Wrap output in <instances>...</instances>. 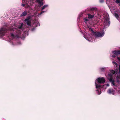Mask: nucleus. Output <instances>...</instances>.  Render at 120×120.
I'll use <instances>...</instances> for the list:
<instances>
[{"mask_svg":"<svg viewBox=\"0 0 120 120\" xmlns=\"http://www.w3.org/2000/svg\"><path fill=\"white\" fill-rule=\"evenodd\" d=\"M38 24V25H36V26H38V25L39 24V26H40V24L39 23H37Z\"/></svg>","mask_w":120,"mask_h":120,"instance_id":"2f4dec72","label":"nucleus"},{"mask_svg":"<svg viewBox=\"0 0 120 120\" xmlns=\"http://www.w3.org/2000/svg\"><path fill=\"white\" fill-rule=\"evenodd\" d=\"M113 81H114V80L113 79L112 77H110V78L109 79V81H110V82H112Z\"/></svg>","mask_w":120,"mask_h":120,"instance_id":"aec40b11","label":"nucleus"},{"mask_svg":"<svg viewBox=\"0 0 120 120\" xmlns=\"http://www.w3.org/2000/svg\"><path fill=\"white\" fill-rule=\"evenodd\" d=\"M11 37L13 38H15V36L13 33H11Z\"/></svg>","mask_w":120,"mask_h":120,"instance_id":"b1692460","label":"nucleus"},{"mask_svg":"<svg viewBox=\"0 0 120 120\" xmlns=\"http://www.w3.org/2000/svg\"><path fill=\"white\" fill-rule=\"evenodd\" d=\"M27 24L28 26H31V20L24 21Z\"/></svg>","mask_w":120,"mask_h":120,"instance_id":"9d476101","label":"nucleus"},{"mask_svg":"<svg viewBox=\"0 0 120 120\" xmlns=\"http://www.w3.org/2000/svg\"><path fill=\"white\" fill-rule=\"evenodd\" d=\"M43 0H36V1L38 2V3L39 4L40 6L43 5V4L42 3Z\"/></svg>","mask_w":120,"mask_h":120,"instance_id":"6e6552de","label":"nucleus"},{"mask_svg":"<svg viewBox=\"0 0 120 120\" xmlns=\"http://www.w3.org/2000/svg\"><path fill=\"white\" fill-rule=\"evenodd\" d=\"M113 64H114L116 65V66H117V64L115 62L113 61L112 62Z\"/></svg>","mask_w":120,"mask_h":120,"instance_id":"412c9836","label":"nucleus"},{"mask_svg":"<svg viewBox=\"0 0 120 120\" xmlns=\"http://www.w3.org/2000/svg\"><path fill=\"white\" fill-rule=\"evenodd\" d=\"M119 73L120 74V65H119Z\"/></svg>","mask_w":120,"mask_h":120,"instance_id":"a878e982","label":"nucleus"},{"mask_svg":"<svg viewBox=\"0 0 120 120\" xmlns=\"http://www.w3.org/2000/svg\"><path fill=\"white\" fill-rule=\"evenodd\" d=\"M83 34V35H84V37L86 38V35H86V34L85 33H84Z\"/></svg>","mask_w":120,"mask_h":120,"instance_id":"393cba45","label":"nucleus"},{"mask_svg":"<svg viewBox=\"0 0 120 120\" xmlns=\"http://www.w3.org/2000/svg\"><path fill=\"white\" fill-rule=\"evenodd\" d=\"M48 6V5H44L41 8L42 10H43L45 9V8L47 7Z\"/></svg>","mask_w":120,"mask_h":120,"instance_id":"2eb2a0df","label":"nucleus"},{"mask_svg":"<svg viewBox=\"0 0 120 120\" xmlns=\"http://www.w3.org/2000/svg\"><path fill=\"white\" fill-rule=\"evenodd\" d=\"M112 74H109V75L110 76V77H112Z\"/></svg>","mask_w":120,"mask_h":120,"instance_id":"c85d7f7f","label":"nucleus"},{"mask_svg":"<svg viewBox=\"0 0 120 120\" xmlns=\"http://www.w3.org/2000/svg\"><path fill=\"white\" fill-rule=\"evenodd\" d=\"M117 58L119 61H120V57H118Z\"/></svg>","mask_w":120,"mask_h":120,"instance_id":"bb28decb","label":"nucleus"},{"mask_svg":"<svg viewBox=\"0 0 120 120\" xmlns=\"http://www.w3.org/2000/svg\"><path fill=\"white\" fill-rule=\"evenodd\" d=\"M116 2L117 4L120 3V0H116Z\"/></svg>","mask_w":120,"mask_h":120,"instance_id":"5701e85b","label":"nucleus"},{"mask_svg":"<svg viewBox=\"0 0 120 120\" xmlns=\"http://www.w3.org/2000/svg\"><path fill=\"white\" fill-rule=\"evenodd\" d=\"M85 20L86 21H88V19H85Z\"/></svg>","mask_w":120,"mask_h":120,"instance_id":"7c9ffc66","label":"nucleus"},{"mask_svg":"<svg viewBox=\"0 0 120 120\" xmlns=\"http://www.w3.org/2000/svg\"><path fill=\"white\" fill-rule=\"evenodd\" d=\"M113 91V89L112 90L110 89H109L108 90L107 92H108L109 94H111V93H112V92Z\"/></svg>","mask_w":120,"mask_h":120,"instance_id":"4468645a","label":"nucleus"},{"mask_svg":"<svg viewBox=\"0 0 120 120\" xmlns=\"http://www.w3.org/2000/svg\"><path fill=\"white\" fill-rule=\"evenodd\" d=\"M22 6H23V7H24L25 6V4H22Z\"/></svg>","mask_w":120,"mask_h":120,"instance_id":"473e14b6","label":"nucleus"},{"mask_svg":"<svg viewBox=\"0 0 120 120\" xmlns=\"http://www.w3.org/2000/svg\"><path fill=\"white\" fill-rule=\"evenodd\" d=\"M111 73L112 74H116L117 73V71H114V70H111L110 71Z\"/></svg>","mask_w":120,"mask_h":120,"instance_id":"9b49d317","label":"nucleus"},{"mask_svg":"<svg viewBox=\"0 0 120 120\" xmlns=\"http://www.w3.org/2000/svg\"><path fill=\"white\" fill-rule=\"evenodd\" d=\"M114 89H115V90H116V88H114Z\"/></svg>","mask_w":120,"mask_h":120,"instance_id":"f704fd0d","label":"nucleus"},{"mask_svg":"<svg viewBox=\"0 0 120 120\" xmlns=\"http://www.w3.org/2000/svg\"><path fill=\"white\" fill-rule=\"evenodd\" d=\"M27 14V11H25L23 12L20 15L21 17L26 16Z\"/></svg>","mask_w":120,"mask_h":120,"instance_id":"39448f33","label":"nucleus"},{"mask_svg":"<svg viewBox=\"0 0 120 120\" xmlns=\"http://www.w3.org/2000/svg\"><path fill=\"white\" fill-rule=\"evenodd\" d=\"M112 84H113V85L114 86H116V85H115V81H113L112 82Z\"/></svg>","mask_w":120,"mask_h":120,"instance_id":"4be33fe9","label":"nucleus"},{"mask_svg":"<svg viewBox=\"0 0 120 120\" xmlns=\"http://www.w3.org/2000/svg\"><path fill=\"white\" fill-rule=\"evenodd\" d=\"M114 15L115 16L117 19H118L119 18V15L117 14L116 13H115Z\"/></svg>","mask_w":120,"mask_h":120,"instance_id":"dca6fc26","label":"nucleus"},{"mask_svg":"<svg viewBox=\"0 0 120 120\" xmlns=\"http://www.w3.org/2000/svg\"><path fill=\"white\" fill-rule=\"evenodd\" d=\"M23 23H21V25L20 26H19V29H21L22 27V26H23Z\"/></svg>","mask_w":120,"mask_h":120,"instance_id":"f3484780","label":"nucleus"},{"mask_svg":"<svg viewBox=\"0 0 120 120\" xmlns=\"http://www.w3.org/2000/svg\"><path fill=\"white\" fill-rule=\"evenodd\" d=\"M105 80L104 78H99L97 79V81L99 83H104L105 82Z\"/></svg>","mask_w":120,"mask_h":120,"instance_id":"20e7f679","label":"nucleus"},{"mask_svg":"<svg viewBox=\"0 0 120 120\" xmlns=\"http://www.w3.org/2000/svg\"><path fill=\"white\" fill-rule=\"evenodd\" d=\"M31 18V17L30 16H29L25 19L24 21L31 20H30Z\"/></svg>","mask_w":120,"mask_h":120,"instance_id":"f8f14e48","label":"nucleus"},{"mask_svg":"<svg viewBox=\"0 0 120 120\" xmlns=\"http://www.w3.org/2000/svg\"><path fill=\"white\" fill-rule=\"evenodd\" d=\"M100 2L101 3H102L104 2L103 0H100Z\"/></svg>","mask_w":120,"mask_h":120,"instance_id":"c756f323","label":"nucleus"},{"mask_svg":"<svg viewBox=\"0 0 120 120\" xmlns=\"http://www.w3.org/2000/svg\"><path fill=\"white\" fill-rule=\"evenodd\" d=\"M113 54L112 55V56L113 57H115L117 56L118 55L120 54V50H115L112 52Z\"/></svg>","mask_w":120,"mask_h":120,"instance_id":"7ed1b4c3","label":"nucleus"},{"mask_svg":"<svg viewBox=\"0 0 120 120\" xmlns=\"http://www.w3.org/2000/svg\"><path fill=\"white\" fill-rule=\"evenodd\" d=\"M96 88H97L101 87V85L96 84Z\"/></svg>","mask_w":120,"mask_h":120,"instance_id":"6ab92c4d","label":"nucleus"},{"mask_svg":"<svg viewBox=\"0 0 120 120\" xmlns=\"http://www.w3.org/2000/svg\"><path fill=\"white\" fill-rule=\"evenodd\" d=\"M97 10V8H92L90 9V11H92L91 14H92V13H93V11H96Z\"/></svg>","mask_w":120,"mask_h":120,"instance_id":"1a4fd4ad","label":"nucleus"},{"mask_svg":"<svg viewBox=\"0 0 120 120\" xmlns=\"http://www.w3.org/2000/svg\"><path fill=\"white\" fill-rule=\"evenodd\" d=\"M89 28V30L90 31H91L92 33H93V34H94V33H95V32H94L93 30V29L91 27H88Z\"/></svg>","mask_w":120,"mask_h":120,"instance_id":"ddd939ff","label":"nucleus"},{"mask_svg":"<svg viewBox=\"0 0 120 120\" xmlns=\"http://www.w3.org/2000/svg\"><path fill=\"white\" fill-rule=\"evenodd\" d=\"M109 19L108 18H106L105 19L104 22L106 24H108V23L109 24H110V22L109 21Z\"/></svg>","mask_w":120,"mask_h":120,"instance_id":"423d86ee","label":"nucleus"},{"mask_svg":"<svg viewBox=\"0 0 120 120\" xmlns=\"http://www.w3.org/2000/svg\"><path fill=\"white\" fill-rule=\"evenodd\" d=\"M104 33L103 31L101 32H95L93 34V35L95 36V37H102L104 36Z\"/></svg>","mask_w":120,"mask_h":120,"instance_id":"f03ea898","label":"nucleus"},{"mask_svg":"<svg viewBox=\"0 0 120 120\" xmlns=\"http://www.w3.org/2000/svg\"><path fill=\"white\" fill-rule=\"evenodd\" d=\"M14 29L10 28L7 26H4L0 29V36H3L5 33L8 32L9 31L14 30Z\"/></svg>","mask_w":120,"mask_h":120,"instance_id":"f257e3e1","label":"nucleus"},{"mask_svg":"<svg viewBox=\"0 0 120 120\" xmlns=\"http://www.w3.org/2000/svg\"><path fill=\"white\" fill-rule=\"evenodd\" d=\"M45 12L44 11H41V13H40V14L41 15L42 13H44Z\"/></svg>","mask_w":120,"mask_h":120,"instance_id":"cd10ccee","label":"nucleus"},{"mask_svg":"<svg viewBox=\"0 0 120 120\" xmlns=\"http://www.w3.org/2000/svg\"><path fill=\"white\" fill-rule=\"evenodd\" d=\"M87 15L88 18L89 19H92L94 17V15H91L90 13H88Z\"/></svg>","mask_w":120,"mask_h":120,"instance_id":"0eeeda50","label":"nucleus"},{"mask_svg":"<svg viewBox=\"0 0 120 120\" xmlns=\"http://www.w3.org/2000/svg\"><path fill=\"white\" fill-rule=\"evenodd\" d=\"M117 79V82H119V80H118V79Z\"/></svg>","mask_w":120,"mask_h":120,"instance_id":"72a5a7b5","label":"nucleus"},{"mask_svg":"<svg viewBox=\"0 0 120 120\" xmlns=\"http://www.w3.org/2000/svg\"><path fill=\"white\" fill-rule=\"evenodd\" d=\"M100 69L102 71H105V70L106 69V68H100Z\"/></svg>","mask_w":120,"mask_h":120,"instance_id":"a211bd4d","label":"nucleus"}]
</instances>
